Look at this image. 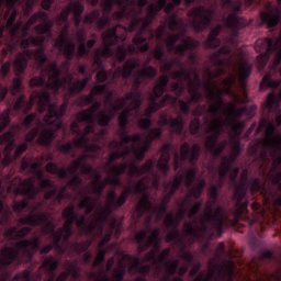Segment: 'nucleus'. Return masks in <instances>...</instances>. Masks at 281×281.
Segmentation results:
<instances>
[{
  "instance_id": "f257e3e1",
  "label": "nucleus",
  "mask_w": 281,
  "mask_h": 281,
  "mask_svg": "<svg viewBox=\"0 0 281 281\" xmlns=\"http://www.w3.org/2000/svg\"><path fill=\"white\" fill-rule=\"evenodd\" d=\"M37 103L38 113H45L46 115L43 119L44 124L48 127H43V122L37 120V126L33 127L26 135L25 142L32 144L37 138L41 146H52V142L56 139V131L63 128V116L67 113V108L69 103L65 101L60 106L56 103H52V95L47 90L38 91L35 90L27 101L25 94H21L13 104V110L22 113H30L34 104ZM42 128V131H41Z\"/></svg>"
},
{
  "instance_id": "f03ea898",
  "label": "nucleus",
  "mask_w": 281,
  "mask_h": 281,
  "mask_svg": "<svg viewBox=\"0 0 281 281\" xmlns=\"http://www.w3.org/2000/svg\"><path fill=\"white\" fill-rule=\"evenodd\" d=\"M30 27H32V24H30L29 22H26L24 25L23 22H21V27L18 33V38H20V42L15 43L11 37H8L5 47L2 49L3 58H5L8 54H14V52H18L19 47L24 49L23 53H19L18 57L13 61L15 76L18 77L13 79V83L10 90L11 95H16V93H21L23 80L19 76H21V74H23L27 69V58H34L41 71H43V69L45 68V63H47L48 60L47 55L45 54V48H43V46L45 45V35H30L27 37Z\"/></svg>"
},
{
  "instance_id": "7ed1b4c3",
  "label": "nucleus",
  "mask_w": 281,
  "mask_h": 281,
  "mask_svg": "<svg viewBox=\"0 0 281 281\" xmlns=\"http://www.w3.org/2000/svg\"><path fill=\"white\" fill-rule=\"evenodd\" d=\"M30 27H32V24H30L29 22H26L24 25L23 22H21V27L18 33V38H20V42L15 43L11 37H8L5 47L2 49L3 58H5L8 54H14V52H18L19 47L24 49L23 53H19L18 57L13 61L15 76L18 77L13 79V83L10 90L11 95H16V93H21L23 80L19 76H21V74H23L27 69V58H34L41 71H43V69L45 68V63H47L48 60L47 55L45 54V48H43V46L45 45V35H30L27 37Z\"/></svg>"
},
{
  "instance_id": "20e7f679",
  "label": "nucleus",
  "mask_w": 281,
  "mask_h": 281,
  "mask_svg": "<svg viewBox=\"0 0 281 281\" xmlns=\"http://www.w3.org/2000/svg\"><path fill=\"white\" fill-rule=\"evenodd\" d=\"M65 218L64 226L56 231V224L49 221V215L45 212L36 214L31 213L18 220L19 225H30L31 227L43 226L42 232L45 236L54 239L55 247L60 248V240L69 243L70 236L74 235V224L78 220L76 206L70 204L66 206L61 213Z\"/></svg>"
},
{
  "instance_id": "39448f33",
  "label": "nucleus",
  "mask_w": 281,
  "mask_h": 281,
  "mask_svg": "<svg viewBox=\"0 0 281 281\" xmlns=\"http://www.w3.org/2000/svg\"><path fill=\"white\" fill-rule=\"evenodd\" d=\"M63 76V69L58 67V61H53L44 67L41 71L40 77H33L30 80V87H43L50 89L53 93H58L60 89L68 91V95L74 98L78 93L85 91L87 85L91 82V76H85L82 80L74 82V75L67 72L66 77Z\"/></svg>"
},
{
  "instance_id": "423d86ee",
  "label": "nucleus",
  "mask_w": 281,
  "mask_h": 281,
  "mask_svg": "<svg viewBox=\"0 0 281 281\" xmlns=\"http://www.w3.org/2000/svg\"><path fill=\"white\" fill-rule=\"evenodd\" d=\"M254 131L255 135L263 133L266 137L257 138L256 142L249 145L248 153L251 157H255V159L259 157L261 161H265L267 159V148L281 150V135L276 137V122L273 120L262 117L259 124L252 123L247 131V135H251ZM274 164L281 165V155L276 158Z\"/></svg>"
},
{
  "instance_id": "0eeeda50",
  "label": "nucleus",
  "mask_w": 281,
  "mask_h": 281,
  "mask_svg": "<svg viewBox=\"0 0 281 281\" xmlns=\"http://www.w3.org/2000/svg\"><path fill=\"white\" fill-rule=\"evenodd\" d=\"M41 249V238L38 236L30 239H22L15 243V248L4 246L0 250V281H8V267L12 262H23L22 258H26V262H32L35 251ZM22 251V258H21Z\"/></svg>"
},
{
  "instance_id": "6e6552de",
  "label": "nucleus",
  "mask_w": 281,
  "mask_h": 281,
  "mask_svg": "<svg viewBox=\"0 0 281 281\" xmlns=\"http://www.w3.org/2000/svg\"><path fill=\"white\" fill-rule=\"evenodd\" d=\"M134 3L131 4L127 14L125 15V19L130 21L128 30L130 32H135L137 27L139 30L137 31L136 35L133 38V44L136 46V49L140 52L142 54H146L148 49H150V44L148 43V40L144 37V32L153 25V20L149 18L142 16V12H144V8L148 4V0H133Z\"/></svg>"
},
{
  "instance_id": "1a4fd4ad",
  "label": "nucleus",
  "mask_w": 281,
  "mask_h": 281,
  "mask_svg": "<svg viewBox=\"0 0 281 281\" xmlns=\"http://www.w3.org/2000/svg\"><path fill=\"white\" fill-rule=\"evenodd\" d=\"M209 113L213 116V120L207 124L206 133L211 134L206 136L204 146L207 153H211L214 159H217L227 148V140L218 143L221 135H223V128H225V121L218 117L221 113V105L218 103H212L209 108Z\"/></svg>"
},
{
  "instance_id": "9d476101",
  "label": "nucleus",
  "mask_w": 281,
  "mask_h": 281,
  "mask_svg": "<svg viewBox=\"0 0 281 281\" xmlns=\"http://www.w3.org/2000/svg\"><path fill=\"white\" fill-rule=\"evenodd\" d=\"M229 221V212L225 210L223 206H214L212 204L206 203L205 213L201 218V232L202 234H211L212 229H215L218 236L223 235V228L225 227V223Z\"/></svg>"
},
{
  "instance_id": "9b49d317",
  "label": "nucleus",
  "mask_w": 281,
  "mask_h": 281,
  "mask_svg": "<svg viewBox=\"0 0 281 281\" xmlns=\"http://www.w3.org/2000/svg\"><path fill=\"white\" fill-rule=\"evenodd\" d=\"M117 27L126 31V27L122 25H116L102 34L103 48H97L95 53L99 54L101 58H116L119 63H124L126 60V47L124 45H119L116 52L111 49L112 45H117L120 42V36H117Z\"/></svg>"
},
{
  "instance_id": "f8f14e48",
  "label": "nucleus",
  "mask_w": 281,
  "mask_h": 281,
  "mask_svg": "<svg viewBox=\"0 0 281 281\" xmlns=\"http://www.w3.org/2000/svg\"><path fill=\"white\" fill-rule=\"evenodd\" d=\"M69 14H71V9L68 3L66 9L57 16V23L64 26L59 38L55 42V47H58L67 60H74V56H76V44L69 40Z\"/></svg>"
},
{
  "instance_id": "ddd939ff",
  "label": "nucleus",
  "mask_w": 281,
  "mask_h": 281,
  "mask_svg": "<svg viewBox=\"0 0 281 281\" xmlns=\"http://www.w3.org/2000/svg\"><path fill=\"white\" fill-rule=\"evenodd\" d=\"M18 186L14 189L15 194H20L21 196H26L27 200H22L21 202L14 200L13 201V212L15 214H23V210L27 209L30 205V201L36 199L38 195V188H36V178L31 177L27 179L15 178Z\"/></svg>"
},
{
  "instance_id": "4468645a",
  "label": "nucleus",
  "mask_w": 281,
  "mask_h": 281,
  "mask_svg": "<svg viewBox=\"0 0 281 281\" xmlns=\"http://www.w3.org/2000/svg\"><path fill=\"white\" fill-rule=\"evenodd\" d=\"M240 172V168H234L231 171L229 179L235 188L233 193V201H235V212L237 216H243L247 210V202H243L245 196H247V190H249V184H247V171L241 173V181L238 183V175Z\"/></svg>"
},
{
  "instance_id": "2eb2a0df",
  "label": "nucleus",
  "mask_w": 281,
  "mask_h": 281,
  "mask_svg": "<svg viewBox=\"0 0 281 281\" xmlns=\"http://www.w3.org/2000/svg\"><path fill=\"white\" fill-rule=\"evenodd\" d=\"M188 16L192 19L191 26L194 32L200 33L212 25V21L216 16V9L205 8L204 5L194 7L188 12Z\"/></svg>"
},
{
  "instance_id": "dca6fc26",
  "label": "nucleus",
  "mask_w": 281,
  "mask_h": 281,
  "mask_svg": "<svg viewBox=\"0 0 281 281\" xmlns=\"http://www.w3.org/2000/svg\"><path fill=\"white\" fill-rule=\"evenodd\" d=\"M161 135H164V131L161 127H154L148 131L147 134V140L144 143L143 146H138L137 144H142V134L136 133L134 135H131L132 137V150L133 155L138 161H143V159L146 157V153L150 150V146H153V142L155 139H161Z\"/></svg>"
},
{
  "instance_id": "f3484780",
  "label": "nucleus",
  "mask_w": 281,
  "mask_h": 281,
  "mask_svg": "<svg viewBox=\"0 0 281 281\" xmlns=\"http://www.w3.org/2000/svg\"><path fill=\"white\" fill-rule=\"evenodd\" d=\"M154 168H155V161H153V159H148L140 167L135 164L128 165L127 162H123L119 166L116 165L111 166L110 172H112L114 177H121V175H124V172L128 170L130 177H142L144 175H150Z\"/></svg>"
},
{
  "instance_id": "a211bd4d",
  "label": "nucleus",
  "mask_w": 281,
  "mask_h": 281,
  "mask_svg": "<svg viewBox=\"0 0 281 281\" xmlns=\"http://www.w3.org/2000/svg\"><path fill=\"white\" fill-rule=\"evenodd\" d=\"M201 157V145L193 144L192 148H190V143L186 142L180 147V156L178 154L175 155L173 158V170L177 172L181 166H183V161H188L191 166H196V161Z\"/></svg>"
},
{
  "instance_id": "6ab92c4d",
  "label": "nucleus",
  "mask_w": 281,
  "mask_h": 281,
  "mask_svg": "<svg viewBox=\"0 0 281 281\" xmlns=\"http://www.w3.org/2000/svg\"><path fill=\"white\" fill-rule=\"evenodd\" d=\"M105 93H108L105 102L110 103L111 110L109 112L106 110H101L95 114V120L99 126H109V124H111V120L115 116V113H120V111L128 109V106L124 105L123 99H117L116 103H113V91L109 90V88Z\"/></svg>"
},
{
  "instance_id": "aec40b11",
  "label": "nucleus",
  "mask_w": 281,
  "mask_h": 281,
  "mask_svg": "<svg viewBox=\"0 0 281 281\" xmlns=\"http://www.w3.org/2000/svg\"><path fill=\"white\" fill-rule=\"evenodd\" d=\"M180 35L170 34L166 45L168 52H173L178 56H186V52H194L196 47H199V42L188 36L187 38H182V43H179Z\"/></svg>"
},
{
  "instance_id": "412c9836",
  "label": "nucleus",
  "mask_w": 281,
  "mask_h": 281,
  "mask_svg": "<svg viewBox=\"0 0 281 281\" xmlns=\"http://www.w3.org/2000/svg\"><path fill=\"white\" fill-rule=\"evenodd\" d=\"M205 186H206L205 180H201L199 184L190 189L189 194L181 202L178 203L179 211L177 213V216H175V218H177L179 223L183 221V217L186 216V212H188V206L192 205L191 199H195V200L201 199V195L203 194V190H205Z\"/></svg>"
},
{
  "instance_id": "4be33fe9",
  "label": "nucleus",
  "mask_w": 281,
  "mask_h": 281,
  "mask_svg": "<svg viewBox=\"0 0 281 281\" xmlns=\"http://www.w3.org/2000/svg\"><path fill=\"white\" fill-rule=\"evenodd\" d=\"M231 10L233 11L231 14H228L227 18H223V23H225L226 27H229V30L233 31V37L232 41L233 43L238 38V30H243L245 25H247V22L245 19L238 16V13L241 10L240 4L232 3Z\"/></svg>"
},
{
  "instance_id": "5701e85b",
  "label": "nucleus",
  "mask_w": 281,
  "mask_h": 281,
  "mask_svg": "<svg viewBox=\"0 0 281 281\" xmlns=\"http://www.w3.org/2000/svg\"><path fill=\"white\" fill-rule=\"evenodd\" d=\"M232 54V48L229 46H222L210 56V60L213 63L214 67H217L216 72L214 74L212 70L207 69L206 72L211 78H221V76L225 75V66L227 65V60H225L222 56H229Z\"/></svg>"
},
{
  "instance_id": "b1692460",
  "label": "nucleus",
  "mask_w": 281,
  "mask_h": 281,
  "mask_svg": "<svg viewBox=\"0 0 281 281\" xmlns=\"http://www.w3.org/2000/svg\"><path fill=\"white\" fill-rule=\"evenodd\" d=\"M42 21L41 24H37L34 26V32H36L38 35H44L48 36L52 38V27H54V22L49 20V15L45 11H40L34 13L29 20L27 23L29 25H35L36 21Z\"/></svg>"
},
{
  "instance_id": "393cba45",
  "label": "nucleus",
  "mask_w": 281,
  "mask_h": 281,
  "mask_svg": "<svg viewBox=\"0 0 281 281\" xmlns=\"http://www.w3.org/2000/svg\"><path fill=\"white\" fill-rule=\"evenodd\" d=\"M78 137L71 142L61 144L58 146V150L61 151L64 155H69L71 150L75 148H86L90 153H98L100 150V146L95 144H89V137L82 136V134H77Z\"/></svg>"
},
{
  "instance_id": "a878e982",
  "label": "nucleus",
  "mask_w": 281,
  "mask_h": 281,
  "mask_svg": "<svg viewBox=\"0 0 281 281\" xmlns=\"http://www.w3.org/2000/svg\"><path fill=\"white\" fill-rule=\"evenodd\" d=\"M132 3H134L133 0H103L102 9L103 12L109 15L110 12L113 11V5H119L121 10L113 13V19L122 21V19H126V14H128Z\"/></svg>"
},
{
  "instance_id": "bb28decb",
  "label": "nucleus",
  "mask_w": 281,
  "mask_h": 281,
  "mask_svg": "<svg viewBox=\"0 0 281 281\" xmlns=\"http://www.w3.org/2000/svg\"><path fill=\"white\" fill-rule=\"evenodd\" d=\"M165 227L167 229L173 228L166 236V243H175L176 245H183V237L181 236V231H179V221L175 217V214L168 213L164 221Z\"/></svg>"
},
{
  "instance_id": "cd10ccee",
  "label": "nucleus",
  "mask_w": 281,
  "mask_h": 281,
  "mask_svg": "<svg viewBox=\"0 0 281 281\" xmlns=\"http://www.w3.org/2000/svg\"><path fill=\"white\" fill-rule=\"evenodd\" d=\"M140 195L142 199L134 209V216H136L137 221L145 214H147V216H153V214H155V204L150 201V193L145 191L144 193H140Z\"/></svg>"
},
{
  "instance_id": "c85d7f7f",
  "label": "nucleus",
  "mask_w": 281,
  "mask_h": 281,
  "mask_svg": "<svg viewBox=\"0 0 281 281\" xmlns=\"http://www.w3.org/2000/svg\"><path fill=\"white\" fill-rule=\"evenodd\" d=\"M78 170H80V162L76 160H74L71 162V166L68 168H58V165L55 162H48L46 165V172H49V175H57L59 179H67L69 175L76 176Z\"/></svg>"
},
{
  "instance_id": "c756f323",
  "label": "nucleus",
  "mask_w": 281,
  "mask_h": 281,
  "mask_svg": "<svg viewBox=\"0 0 281 281\" xmlns=\"http://www.w3.org/2000/svg\"><path fill=\"white\" fill-rule=\"evenodd\" d=\"M133 193V189L131 187H127L125 190H123L117 196V193L115 190H112L108 193V204L105 207H108L109 211L111 210H119V207H122L128 201V196Z\"/></svg>"
},
{
  "instance_id": "7c9ffc66",
  "label": "nucleus",
  "mask_w": 281,
  "mask_h": 281,
  "mask_svg": "<svg viewBox=\"0 0 281 281\" xmlns=\"http://www.w3.org/2000/svg\"><path fill=\"white\" fill-rule=\"evenodd\" d=\"M146 238H148V231H140L134 236V240H136L138 245L137 254H144V251L153 247L151 251H156L157 256V252L161 249V240L146 241Z\"/></svg>"
},
{
  "instance_id": "2f4dec72",
  "label": "nucleus",
  "mask_w": 281,
  "mask_h": 281,
  "mask_svg": "<svg viewBox=\"0 0 281 281\" xmlns=\"http://www.w3.org/2000/svg\"><path fill=\"white\" fill-rule=\"evenodd\" d=\"M159 126H169L170 132L173 135H182L183 126H186V122H183V115L179 114L176 119L169 117L166 115H161L158 121Z\"/></svg>"
},
{
  "instance_id": "473e14b6",
  "label": "nucleus",
  "mask_w": 281,
  "mask_h": 281,
  "mask_svg": "<svg viewBox=\"0 0 281 281\" xmlns=\"http://www.w3.org/2000/svg\"><path fill=\"white\" fill-rule=\"evenodd\" d=\"M83 23L87 25H93L95 23L98 30H104L106 25H111V18L109 15L100 16V10L94 9L85 15Z\"/></svg>"
},
{
  "instance_id": "72a5a7b5",
  "label": "nucleus",
  "mask_w": 281,
  "mask_h": 281,
  "mask_svg": "<svg viewBox=\"0 0 281 281\" xmlns=\"http://www.w3.org/2000/svg\"><path fill=\"white\" fill-rule=\"evenodd\" d=\"M182 184H183V176H175L172 181L166 182L165 191L167 193L162 196L161 204L168 205V203L172 201V196L177 194V190H179Z\"/></svg>"
},
{
  "instance_id": "f704fd0d",
  "label": "nucleus",
  "mask_w": 281,
  "mask_h": 281,
  "mask_svg": "<svg viewBox=\"0 0 281 281\" xmlns=\"http://www.w3.org/2000/svg\"><path fill=\"white\" fill-rule=\"evenodd\" d=\"M168 82H170V78L168 75H162L159 77L158 82L154 87L153 94L149 97V104H161L158 102L159 98L166 93V90L168 89Z\"/></svg>"
},
{
  "instance_id": "c9c22d12",
  "label": "nucleus",
  "mask_w": 281,
  "mask_h": 281,
  "mask_svg": "<svg viewBox=\"0 0 281 281\" xmlns=\"http://www.w3.org/2000/svg\"><path fill=\"white\" fill-rule=\"evenodd\" d=\"M279 7L274 11H260V19L267 27H276L280 23L281 18V0H277Z\"/></svg>"
},
{
  "instance_id": "e433bc0d",
  "label": "nucleus",
  "mask_w": 281,
  "mask_h": 281,
  "mask_svg": "<svg viewBox=\"0 0 281 281\" xmlns=\"http://www.w3.org/2000/svg\"><path fill=\"white\" fill-rule=\"evenodd\" d=\"M170 150H172V144L166 143L160 148V158L157 162V168L162 172L165 177H168V172L170 170Z\"/></svg>"
},
{
  "instance_id": "4c0bfd02",
  "label": "nucleus",
  "mask_w": 281,
  "mask_h": 281,
  "mask_svg": "<svg viewBox=\"0 0 281 281\" xmlns=\"http://www.w3.org/2000/svg\"><path fill=\"white\" fill-rule=\"evenodd\" d=\"M16 16H19V10L12 9L5 25L7 30H9L8 38H11V41H13L14 43L20 42L19 32L21 31V22L14 24V22L16 21Z\"/></svg>"
},
{
  "instance_id": "58836bf2",
  "label": "nucleus",
  "mask_w": 281,
  "mask_h": 281,
  "mask_svg": "<svg viewBox=\"0 0 281 281\" xmlns=\"http://www.w3.org/2000/svg\"><path fill=\"white\" fill-rule=\"evenodd\" d=\"M138 63L137 60H127L125 61V64L123 65V67H119L115 69V71L113 72V81L120 79L123 77V80H128V78H131V76H133V71H135V69H137L138 67Z\"/></svg>"
},
{
  "instance_id": "ea45409f",
  "label": "nucleus",
  "mask_w": 281,
  "mask_h": 281,
  "mask_svg": "<svg viewBox=\"0 0 281 281\" xmlns=\"http://www.w3.org/2000/svg\"><path fill=\"white\" fill-rule=\"evenodd\" d=\"M100 109H102V102L94 99V102L89 109L78 113L79 122H86V124H95V113H98Z\"/></svg>"
},
{
  "instance_id": "a19ab883",
  "label": "nucleus",
  "mask_w": 281,
  "mask_h": 281,
  "mask_svg": "<svg viewBox=\"0 0 281 281\" xmlns=\"http://www.w3.org/2000/svg\"><path fill=\"white\" fill-rule=\"evenodd\" d=\"M266 109L268 112L274 113V122L277 126H281V108L280 102H278V97L276 95V93L271 92L268 94Z\"/></svg>"
},
{
  "instance_id": "79ce46f5",
  "label": "nucleus",
  "mask_w": 281,
  "mask_h": 281,
  "mask_svg": "<svg viewBox=\"0 0 281 281\" xmlns=\"http://www.w3.org/2000/svg\"><path fill=\"white\" fill-rule=\"evenodd\" d=\"M157 76V69L153 66L145 67L140 69L132 85L133 91H139V87H142V78H147L149 80H153Z\"/></svg>"
},
{
  "instance_id": "37998d69",
  "label": "nucleus",
  "mask_w": 281,
  "mask_h": 281,
  "mask_svg": "<svg viewBox=\"0 0 281 281\" xmlns=\"http://www.w3.org/2000/svg\"><path fill=\"white\" fill-rule=\"evenodd\" d=\"M69 247L71 251H74L75 254H83L82 260L85 265H91L92 255L91 252L87 251V249L91 247V241H82V243L75 241V243H70Z\"/></svg>"
},
{
  "instance_id": "c03bdc74",
  "label": "nucleus",
  "mask_w": 281,
  "mask_h": 281,
  "mask_svg": "<svg viewBox=\"0 0 281 281\" xmlns=\"http://www.w3.org/2000/svg\"><path fill=\"white\" fill-rule=\"evenodd\" d=\"M109 91V85H97L92 88L91 92L88 95L81 97V106H89L95 102V95H102Z\"/></svg>"
},
{
  "instance_id": "a18cd8bd",
  "label": "nucleus",
  "mask_w": 281,
  "mask_h": 281,
  "mask_svg": "<svg viewBox=\"0 0 281 281\" xmlns=\"http://www.w3.org/2000/svg\"><path fill=\"white\" fill-rule=\"evenodd\" d=\"M75 223L77 227L81 229L83 234H86V236H89V234H93V232H95V228L98 227V222L95 220L89 222V220H87V215H78V213Z\"/></svg>"
},
{
  "instance_id": "49530a36",
  "label": "nucleus",
  "mask_w": 281,
  "mask_h": 281,
  "mask_svg": "<svg viewBox=\"0 0 281 281\" xmlns=\"http://www.w3.org/2000/svg\"><path fill=\"white\" fill-rule=\"evenodd\" d=\"M170 248H166L161 251L159 256H157V251L155 250H149L145 255V262H151V265L157 266V265H164L165 262H168V258L170 257Z\"/></svg>"
},
{
  "instance_id": "de8ad7c7",
  "label": "nucleus",
  "mask_w": 281,
  "mask_h": 281,
  "mask_svg": "<svg viewBox=\"0 0 281 281\" xmlns=\"http://www.w3.org/2000/svg\"><path fill=\"white\" fill-rule=\"evenodd\" d=\"M223 32V25L218 24L214 29L211 30L207 38L204 41V47L209 49H216V47L221 46V40L218 36Z\"/></svg>"
},
{
  "instance_id": "09e8293b",
  "label": "nucleus",
  "mask_w": 281,
  "mask_h": 281,
  "mask_svg": "<svg viewBox=\"0 0 281 281\" xmlns=\"http://www.w3.org/2000/svg\"><path fill=\"white\" fill-rule=\"evenodd\" d=\"M31 232L32 227L30 226L22 227L21 229H19L16 226H13L4 232V236L9 240H19V238H25V236H27Z\"/></svg>"
},
{
  "instance_id": "8fccbe9b",
  "label": "nucleus",
  "mask_w": 281,
  "mask_h": 281,
  "mask_svg": "<svg viewBox=\"0 0 281 281\" xmlns=\"http://www.w3.org/2000/svg\"><path fill=\"white\" fill-rule=\"evenodd\" d=\"M178 65L181 70L171 72V78L173 80H180L183 85L188 82L189 87L190 85H193L192 74L186 69V66L181 61H178Z\"/></svg>"
},
{
  "instance_id": "3c124183",
  "label": "nucleus",
  "mask_w": 281,
  "mask_h": 281,
  "mask_svg": "<svg viewBox=\"0 0 281 281\" xmlns=\"http://www.w3.org/2000/svg\"><path fill=\"white\" fill-rule=\"evenodd\" d=\"M205 90L206 100H209V102L218 104L220 109L227 106V104L225 103V99H223V94L216 93V91H214V87H212V83H205Z\"/></svg>"
},
{
  "instance_id": "603ef678",
  "label": "nucleus",
  "mask_w": 281,
  "mask_h": 281,
  "mask_svg": "<svg viewBox=\"0 0 281 281\" xmlns=\"http://www.w3.org/2000/svg\"><path fill=\"white\" fill-rule=\"evenodd\" d=\"M120 100H123L124 105L126 106L128 104V101L132 100V110L133 111H139V108L142 106V92L133 90L132 92H127L125 97L119 98Z\"/></svg>"
},
{
  "instance_id": "864d4df0",
  "label": "nucleus",
  "mask_w": 281,
  "mask_h": 281,
  "mask_svg": "<svg viewBox=\"0 0 281 281\" xmlns=\"http://www.w3.org/2000/svg\"><path fill=\"white\" fill-rule=\"evenodd\" d=\"M153 215L147 216L146 218V229L145 232H147V237L145 239V243H155L157 240H161V238H159L160 234H161V229L160 228H155L153 229Z\"/></svg>"
},
{
  "instance_id": "5fc2aeb1",
  "label": "nucleus",
  "mask_w": 281,
  "mask_h": 281,
  "mask_svg": "<svg viewBox=\"0 0 281 281\" xmlns=\"http://www.w3.org/2000/svg\"><path fill=\"white\" fill-rule=\"evenodd\" d=\"M226 109L227 120H240L245 114L249 113V108H238L236 103H228Z\"/></svg>"
},
{
  "instance_id": "6e6d98bb",
  "label": "nucleus",
  "mask_w": 281,
  "mask_h": 281,
  "mask_svg": "<svg viewBox=\"0 0 281 281\" xmlns=\"http://www.w3.org/2000/svg\"><path fill=\"white\" fill-rule=\"evenodd\" d=\"M123 146H124L123 143H120V140H115V139L109 143V148L113 151L110 153L109 160L105 164V168H111V166H113V162L120 159V150H122Z\"/></svg>"
},
{
  "instance_id": "4d7b16f0",
  "label": "nucleus",
  "mask_w": 281,
  "mask_h": 281,
  "mask_svg": "<svg viewBox=\"0 0 281 281\" xmlns=\"http://www.w3.org/2000/svg\"><path fill=\"white\" fill-rule=\"evenodd\" d=\"M69 9L75 16V27H80V23H82V12H85V4L80 1H70Z\"/></svg>"
},
{
  "instance_id": "13d9d810",
  "label": "nucleus",
  "mask_w": 281,
  "mask_h": 281,
  "mask_svg": "<svg viewBox=\"0 0 281 281\" xmlns=\"http://www.w3.org/2000/svg\"><path fill=\"white\" fill-rule=\"evenodd\" d=\"M95 205H98V200H93L90 195H83L82 201L78 204L79 210H85L83 216H89L91 212L95 210Z\"/></svg>"
},
{
  "instance_id": "bf43d9fd",
  "label": "nucleus",
  "mask_w": 281,
  "mask_h": 281,
  "mask_svg": "<svg viewBox=\"0 0 281 281\" xmlns=\"http://www.w3.org/2000/svg\"><path fill=\"white\" fill-rule=\"evenodd\" d=\"M14 131H9L0 136V146H5L7 153L14 150Z\"/></svg>"
},
{
  "instance_id": "052dcab7",
  "label": "nucleus",
  "mask_w": 281,
  "mask_h": 281,
  "mask_svg": "<svg viewBox=\"0 0 281 281\" xmlns=\"http://www.w3.org/2000/svg\"><path fill=\"white\" fill-rule=\"evenodd\" d=\"M165 267V273L166 276L162 278V281H170V276H176L177 271H179V259L172 260V261H166L162 263Z\"/></svg>"
},
{
  "instance_id": "680f3d73",
  "label": "nucleus",
  "mask_w": 281,
  "mask_h": 281,
  "mask_svg": "<svg viewBox=\"0 0 281 281\" xmlns=\"http://www.w3.org/2000/svg\"><path fill=\"white\" fill-rule=\"evenodd\" d=\"M177 103V98L172 97V94H165L161 99V104H154L149 103L147 109L154 114L159 111V109H164L166 104H176Z\"/></svg>"
},
{
  "instance_id": "e2e57ef3",
  "label": "nucleus",
  "mask_w": 281,
  "mask_h": 281,
  "mask_svg": "<svg viewBox=\"0 0 281 281\" xmlns=\"http://www.w3.org/2000/svg\"><path fill=\"white\" fill-rule=\"evenodd\" d=\"M0 190H1V181H0ZM0 225H10L12 223V211H10L9 206L3 204V201L0 200Z\"/></svg>"
},
{
  "instance_id": "0e129e2a",
  "label": "nucleus",
  "mask_w": 281,
  "mask_h": 281,
  "mask_svg": "<svg viewBox=\"0 0 281 281\" xmlns=\"http://www.w3.org/2000/svg\"><path fill=\"white\" fill-rule=\"evenodd\" d=\"M199 232H201V234H203V231H201V221H200V226H196V220L192 222H187L184 223V233L188 236H193V238H199ZM204 234H209V233H204Z\"/></svg>"
},
{
  "instance_id": "69168bd1",
  "label": "nucleus",
  "mask_w": 281,
  "mask_h": 281,
  "mask_svg": "<svg viewBox=\"0 0 281 281\" xmlns=\"http://www.w3.org/2000/svg\"><path fill=\"white\" fill-rule=\"evenodd\" d=\"M280 85H281L280 79L273 80L271 78V74H268V75L263 76V78L260 82V89H278V87H280Z\"/></svg>"
},
{
  "instance_id": "338daca9",
  "label": "nucleus",
  "mask_w": 281,
  "mask_h": 281,
  "mask_svg": "<svg viewBox=\"0 0 281 281\" xmlns=\"http://www.w3.org/2000/svg\"><path fill=\"white\" fill-rule=\"evenodd\" d=\"M131 113H133V109L125 108L119 115L117 121H119V126L121 131H126L128 126V117H131Z\"/></svg>"
},
{
  "instance_id": "774afa93",
  "label": "nucleus",
  "mask_w": 281,
  "mask_h": 281,
  "mask_svg": "<svg viewBox=\"0 0 281 281\" xmlns=\"http://www.w3.org/2000/svg\"><path fill=\"white\" fill-rule=\"evenodd\" d=\"M254 71V66L248 61H243L239 67V80L243 82L247 81Z\"/></svg>"
}]
</instances>
